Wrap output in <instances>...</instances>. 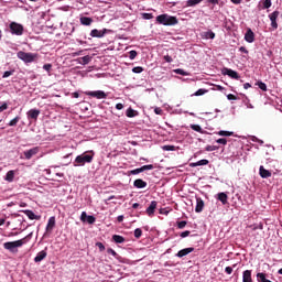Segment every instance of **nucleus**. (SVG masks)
<instances>
[{
    "label": "nucleus",
    "instance_id": "f257e3e1",
    "mask_svg": "<svg viewBox=\"0 0 282 282\" xmlns=\"http://www.w3.org/2000/svg\"><path fill=\"white\" fill-rule=\"evenodd\" d=\"M96 155V152L93 150L85 152L80 155H77L75 159L74 166H85V164H91L94 162V156Z\"/></svg>",
    "mask_w": 282,
    "mask_h": 282
},
{
    "label": "nucleus",
    "instance_id": "f03ea898",
    "mask_svg": "<svg viewBox=\"0 0 282 282\" xmlns=\"http://www.w3.org/2000/svg\"><path fill=\"white\" fill-rule=\"evenodd\" d=\"M30 239H32V234H29L28 236H25L24 238H22L20 240L4 242L3 248H4V250L14 252V248H21V246H25V243H28V241H30Z\"/></svg>",
    "mask_w": 282,
    "mask_h": 282
},
{
    "label": "nucleus",
    "instance_id": "7ed1b4c3",
    "mask_svg": "<svg viewBox=\"0 0 282 282\" xmlns=\"http://www.w3.org/2000/svg\"><path fill=\"white\" fill-rule=\"evenodd\" d=\"M156 23H159V25L171 26V25H177V23H180V20H177L176 17L163 13L156 17Z\"/></svg>",
    "mask_w": 282,
    "mask_h": 282
},
{
    "label": "nucleus",
    "instance_id": "20e7f679",
    "mask_svg": "<svg viewBox=\"0 0 282 282\" xmlns=\"http://www.w3.org/2000/svg\"><path fill=\"white\" fill-rule=\"evenodd\" d=\"M17 56L20 61H23V63H34L35 61H39V54L36 53H25L20 51L17 53Z\"/></svg>",
    "mask_w": 282,
    "mask_h": 282
},
{
    "label": "nucleus",
    "instance_id": "39448f33",
    "mask_svg": "<svg viewBox=\"0 0 282 282\" xmlns=\"http://www.w3.org/2000/svg\"><path fill=\"white\" fill-rule=\"evenodd\" d=\"M11 34H14L15 36H23V31L24 28L22 26V24H19L17 22H11L9 24Z\"/></svg>",
    "mask_w": 282,
    "mask_h": 282
},
{
    "label": "nucleus",
    "instance_id": "423d86ee",
    "mask_svg": "<svg viewBox=\"0 0 282 282\" xmlns=\"http://www.w3.org/2000/svg\"><path fill=\"white\" fill-rule=\"evenodd\" d=\"M86 96H90L91 98H97V100H102L107 98V94L102 90H95V91H86Z\"/></svg>",
    "mask_w": 282,
    "mask_h": 282
},
{
    "label": "nucleus",
    "instance_id": "0eeeda50",
    "mask_svg": "<svg viewBox=\"0 0 282 282\" xmlns=\"http://www.w3.org/2000/svg\"><path fill=\"white\" fill-rule=\"evenodd\" d=\"M39 151H41V148L35 147V148L24 151L23 155H24L25 160H32V158H34V155H37Z\"/></svg>",
    "mask_w": 282,
    "mask_h": 282
},
{
    "label": "nucleus",
    "instance_id": "6e6552de",
    "mask_svg": "<svg viewBox=\"0 0 282 282\" xmlns=\"http://www.w3.org/2000/svg\"><path fill=\"white\" fill-rule=\"evenodd\" d=\"M223 74L224 76H229V78H234V80H239L240 76L239 73H237V70H232L230 68H223Z\"/></svg>",
    "mask_w": 282,
    "mask_h": 282
},
{
    "label": "nucleus",
    "instance_id": "1a4fd4ad",
    "mask_svg": "<svg viewBox=\"0 0 282 282\" xmlns=\"http://www.w3.org/2000/svg\"><path fill=\"white\" fill-rule=\"evenodd\" d=\"M279 11H273L271 14H269V19L271 21V28H273V30H278L279 28V23H276V20L279 19Z\"/></svg>",
    "mask_w": 282,
    "mask_h": 282
},
{
    "label": "nucleus",
    "instance_id": "9d476101",
    "mask_svg": "<svg viewBox=\"0 0 282 282\" xmlns=\"http://www.w3.org/2000/svg\"><path fill=\"white\" fill-rule=\"evenodd\" d=\"M105 34H107V29H104L101 31L98 29H94L90 31V36H93V39H102Z\"/></svg>",
    "mask_w": 282,
    "mask_h": 282
},
{
    "label": "nucleus",
    "instance_id": "9b49d317",
    "mask_svg": "<svg viewBox=\"0 0 282 282\" xmlns=\"http://www.w3.org/2000/svg\"><path fill=\"white\" fill-rule=\"evenodd\" d=\"M155 208H158V202L152 200L150 206L145 210L147 215L149 217H153V215H155Z\"/></svg>",
    "mask_w": 282,
    "mask_h": 282
},
{
    "label": "nucleus",
    "instance_id": "f8f14e48",
    "mask_svg": "<svg viewBox=\"0 0 282 282\" xmlns=\"http://www.w3.org/2000/svg\"><path fill=\"white\" fill-rule=\"evenodd\" d=\"M28 118L31 120H39V116H41V110L39 109H31L26 112Z\"/></svg>",
    "mask_w": 282,
    "mask_h": 282
},
{
    "label": "nucleus",
    "instance_id": "ddd939ff",
    "mask_svg": "<svg viewBox=\"0 0 282 282\" xmlns=\"http://www.w3.org/2000/svg\"><path fill=\"white\" fill-rule=\"evenodd\" d=\"M259 175L260 177H262V180H268V177H272V172H270L269 170H265V167L261 165L259 169Z\"/></svg>",
    "mask_w": 282,
    "mask_h": 282
},
{
    "label": "nucleus",
    "instance_id": "4468645a",
    "mask_svg": "<svg viewBox=\"0 0 282 282\" xmlns=\"http://www.w3.org/2000/svg\"><path fill=\"white\" fill-rule=\"evenodd\" d=\"M194 251H195V248H193V247L185 248V249L180 250V251L176 253V257H178L180 259H182V257H186V254H191V252H194Z\"/></svg>",
    "mask_w": 282,
    "mask_h": 282
},
{
    "label": "nucleus",
    "instance_id": "2eb2a0df",
    "mask_svg": "<svg viewBox=\"0 0 282 282\" xmlns=\"http://www.w3.org/2000/svg\"><path fill=\"white\" fill-rule=\"evenodd\" d=\"M56 226V218L53 216L48 218L47 225H46V232H52Z\"/></svg>",
    "mask_w": 282,
    "mask_h": 282
},
{
    "label": "nucleus",
    "instance_id": "dca6fc26",
    "mask_svg": "<svg viewBox=\"0 0 282 282\" xmlns=\"http://www.w3.org/2000/svg\"><path fill=\"white\" fill-rule=\"evenodd\" d=\"M245 41H247V43H254V32H252V29L247 30Z\"/></svg>",
    "mask_w": 282,
    "mask_h": 282
},
{
    "label": "nucleus",
    "instance_id": "f3484780",
    "mask_svg": "<svg viewBox=\"0 0 282 282\" xmlns=\"http://www.w3.org/2000/svg\"><path fill=\"white\" fill-rule=\"evenodd\" d=\"M202 210H204V199H202L200 197H197L195 213H202Z\"/></svg>",
    "mask_w": 282,
    "mask_h": 282
},
{
    "label": "nucleus",
    "instance_id": "a211bd4d",
    "mask_svg": "<svg viewBox=\"0 0 282 282\" xmlns=\"http://www.w3.org/2000/svg\"><path fill=\"white\" fill-rule=\"evenodd\" d=\"M133 187H134V188H147V182L143 181L142 178H137V180L133 182Z\"/></svg>",
    "mask_w": 282,
    "mask_h": 282
},
{
    "label": "nucleus",
    "instance_id": "6ab92c4d",
    "mask_svg": "<svg viewBox=\"0 0 282 282\" xmlns=\"http://www.w3.org/2000/svg\"><path fill=\"white\" fill-rule=\"evenodd\" d=\"M47 257V251L42 250L40 251L36 257L34 258L35 263H41V261H43V259H45Z\"/></svg>",
    "mask_w": 282,
    "mask_h": 282
},
{
    "label": "nucleus",
    "instance_id": "aec40b11",
    "mask_svg": "<svg viewBox=\"0 0 282 282\" xmlns=\"http://www.w3.org/2000/svg\"><path fill=\"white\" fill-rule=\"evenodd\" d=\"M242 282H252V271H250V270L243 271Z\"/></svg>",
    "mask_w": 282,
    "mask_h": 282
},
{
    "label": "nucleus",
    "instance_id": "412c9836",
    "mask_svg": "<svg viewBox=\"0 0 282 282\" xmlns=\"http://www.w3.org/2000/svg\"><path fill=\"white\" fill-rule=\"evenodd\" d=\"M22 213H24V215H26V217H29V219H41V216H36L34 214V212L30 210V209H25V210H22Z\"/></svg>",
    "mask_w": 282,
    "mask_h": 282
},
{
    "label": "nucleus",
    "instance_id": "4be33fe9",
    "mask_svg": "<svg viewBox=\"0 0 282 282\" xmlns=\"http://www.w3.org/2000/svg\"><path fill=\"white\" fill-rule=\"evenodd\" d=\"M218 200L221 202L224 206H226V204H228V195L224 192L218 193Z\"/></svg>",
    "mask_w": 282,
    "mask_h": 282
},
{
    "label": "nucleus",
    "instance_id": "5701e85b",
    "mask_svg": "<svg viewBox=\"0 0 282 282\" xmlns=\"http://www.w3.org/2000/svg\"><path fill=\"white\" fill-rule=\"evenodd\" d=\"M78 63L80 65H89V63H91V56L86 55L84 57H80V58H78Z\"/></svg>",
    "mask_w": 282,
    "mask_h": 282
},
{
    "label": "nucleus",
    "instance_id": "b1692460",
    "mask_svg": "<svg viewBox=\"0 0 282 282\" xmlns=\"http://www.w3.org/2000/svg\"><path fill=\"white\" fill-rule=\"evenodd\" d=\"M80 23H82V25H90L91 23H94V19L88 18V17H82Z\"/></svg>",
    "mask_w": 282,
    "mask_h": 282
},
{
    "label": "nucleus",
    "instance_id": "393cba45",
    "mask_svg": "<svg viewBox=\"0 0 282 282\" xmlns=\"http://www.w3.org/2000/svg\"><path fill=\"white\" fill-rule=\"evenodd\" d=\"M4 180L6 182H14V170L7 172Z\"/></svg>",
    "mask_w": 282,
    "mask_h": 282
},
{
    "label": "nucleus",
    "instance_id": "a878e982",
    "mask_svg": "<svg viewBox=\"0 0 282 282\" xmlns=\"http://www.w3.org/2000/svg\"><path fill=\"white\" fill-rule=\"evenodd\" d=\"M207 164H209V161L206 159H203L196 163H191V166L196 167V166H206Z\"/></svg>",
    "mask_w": 282,
    "mask_h": 282
},
{
    "label": "nucleus",
    "instance_id": "bb28decb",
    "mask_svg": "<svg viewBox=\"0 0 282 282\" xmlns=\"http://www.w3.org/2000/svg\"><path fill=\"white\" fill-rule=\"evenodd\" d=\"M204 0H187L186 1V7L187 8H193L195 6H198V3H202Z\"/></svg>",
    "mask_w": 282,
    "mask_h": 282
},
{
    "label": "nucleus",
    "instance_id": "cd10ccee",
    "mask_svg": "<svg viewBox=\"0 0 282 282\" xmlns=\"http://www.w3.org/2000/svg\"><path fill=\"white\" fill-rule=\"evenodd\" d=\"M126 116L128 118H135V116H138V111L133 110L132 108H128L126 111Z\"/></svg>",
    "mask_w": 282,
    "mask_h": 282
},
{
    "label": "nucleus",
    "instance_id": "c85d7f7f",
    "mask_svg": "<svg viewBox=\"0 0 282 282\" xmlns=\"http://www.w3.org/2000/svg\"><path fill=\"white\" fill-rule=\"evenodd\" d=\"M112 240L115 241V243H124V237L120 235H113Z\"/></svg>",
    "mask_w": 282,
    "mask_h": 282
},
{
    "label": "nucleus",
    "instance_id": "c756f323",
    "mask_svg": "<svg viewBox=\"0 0 282 282\" xmlns=\"http://www.w3.org/2000/svg\"><path fill=\"white\" fill-rule=\"evenodd\" d=\"M193 131H197V133H204V130L202 129V126L199 124H191L189 126Z\"/></svg>",
    "mask_w": 282,
    "mask_h": 282
},
{
    "label": "nucleus",
    "instance_id": "7c9ffc66",
    "mask_svg": "<svg viewBox=\"0 0 282 282\" xmlns=\"http://www.w3.org/2000/svg\"><path fill=\"white\" fill-rule=\"evenodd\" d=\"M218 135H223V137L229 138L230 135H235V132H230V131H226V130H220L218 132Z\"/></svg>",
    "mask_w": 282,
    "mask_h": 282
},
{
    "label": "nucleus",
    "instance_id": "2f4dec72",
    "mask_svg": "<svg viewBox=\"0 0 282 282\" xmlns=\"http://www.w3.org/2000/svg\"><path fill=\"white\" fill-rule=\"evenodd\" d=\"M256 85L259 87V89H261L262 91H268V85H265V83L263 82H258L256 83Z\"/></svg>",
    "mask_w": 282,
    "mask_h": 282
},
{
    "label": "nucleus",
    "instance_id": "473e14b6",
    "mask_svg": "<svg viewBox=\"0 0 282 282\" xmlns=\"http://www.w3.org/2000/svg\"><path fill=\"white\" fill-rule=\"evenodd\" d=\"M263 10H268L269 8H272V0H263L262 2Z\"/></svg>",
    "mask_w": 282,
    "mask_h": 282
},
{
    "label": "nucleus",
    "instance_id": "72a5a7b5",
    "mask_svg": "<svg viewBox=\"0 0 282 282\" xmlns=\"http://www.w3.org/2000/svg\"><path fill=\"white\" fill-rule=\"evenodd\" d=\"M19 120H21V117L13 118L8 124L9 127H17L19 124Z\"/></svg>",
    "mask_w": 282,
    "mask_h": 282
},
{
    "label": "nucleus",
    "instance_id": "f704fd0d",
    "mask_svg": "<svg viewBox=\"0 0 282 282\" xmlns=\"http://www.w3.org/2000/svg\"><path fill=\"white\" fill-rule=\"evenodd\" d=\"M153 169H155V166H153V164L141 166L142 173H144V171H153Z\"/></svg>",
    "mask_w": 282,
    "mask_h": 282
},
{
    "label": "nucleus",
    "instance_id": "c9c22d12",
    "mask_svg": "<svg viewBox=\"0 0 282 282\" xmlns=\"http://www.w3.org/2000/svg\"><path fill=\"white\" fill-rule=\"evenodd\" d=\"M205 39H215V32L207 31L204 33Z\"/></svg>",
    "mask_w": 282,
    "mask_h": 282
},
{
    "label": "nucleus",
    "instance_id": "e433bc0d",
    "mask_svg": "<svg viewBox=\"0 0 282 282\" xmlns=\"http://www.w3.org/2000/svg\"><path fill=\"white\" fill-rule=\"evenodd\" d=\"M133 74H142L144 72V68L141 66H137L132 68Z\"/></svg>",
    "mask_w": 282,
    "mask_h": 282
},
{
    "label": "nucleus",
    "instance_id": "4c0bfd02",
    "mask_svg": "<svg viewBox=\"0 0 282 282\" xmlns=\"http://www.w3.org/2000/svg\"><path fill=\"white\" fill-rule=\"evenodd\" d=\"M175 74H178L180 76H188V73H186L184 69L182 68H177L174 70Z\"/></svg>",
    "mask_w": 282,
    "mask_h": 282
},
{
    "label": "nucleus",
    "instance_id": "58836bf2",
    "mask_svg": "<svg viewBox=\"0 0 282 282\" xmlns=\"http://www.w3.org/2000/svg\"><path fill=\"white\" fill-rule=\"evenodd\" d=\"M139 173H142V167L135 169V170H131L129 172V175H139Z\"/></svg>",
    "mask_w": 282,
    "mask_h": 282
},
{
    "label": "nucleus",
    "instance_id": "ea45409f",
    "mask_svg": "<svg viewBox=\"0 0 282 282\" xmlns=\"http://www.w3.org/2000/svg\"><path fill=\"white\" fill-rule=\"evenodd\" d=\"M134 237H135V239H140V237H142V229L137 228L134 230Z\"/></svg>",
    "mask_w": 282,
    "mask_h": 282
},
{
    "label": "nucleus",
    "instance_id": "a19ab883",
    "mask_svg": "<svg viewBox=\"0 0 282 282\" xmlns=\"http://www.w3.org/2000/svg\"><path fill=\"white\" fill-rule=\"evenodd\" d=\"M135 56H138V52L137 51H130L129 52V58L130 61H134Z\"/></svg>",
    "mask_w": 282,
    "mask_h": 282
},
{
    "label": "nucleus",
    "instance_id": "79ce46f5",
    "mask_svg": "<svg viewBox=\"0 0 282 282\" xmlns=\"http://www.w3.org/2000/svg\"><path fill=\"white\" fill-rule=\"evenodd\" d=\"M87 224H96V217L94 216H87L86 218Z\"/></svg>",
    "mask_w": 282,
    "mask_h": 282
},
{
    "label": "nucleus",
    "instance_id": "37998d69",
    "mask_svg": "<svg viewBox=\"0 0 282 282\" xmlns=\"http://www.w3.org/2000/svg\"><path fill=\"white\" fill-rule=\"evenodd\" d=\"M219 149V147H217V145H207L206 148H205V150L206 151H217Z\"/></svg>",
    "mask_w": 282,
    "mask_h": 282
},
{
    "label": "nucleus",
    "instance_id": "c03bdc74",
    "mask_svg": "<svg viewBox=\"0 0 282 282\" xmlns=\"http://www.w3.org/2000/svg\"><path fill=\"white\" fill-rule=\"evenodd\" d=\"M207 91L208 90L200 88L194 94V96H204V94H206Z\"/></svg>",
    "mask_w": 282,
    "mask_h": 282
},
{
    "label": "nucleus",
    "instance_id": "a18cd8bd",
    "mask_svg": "<svg viewBox=\"0 0 282 282\" xmlns=\"http://www.w3.org/2000/svg\"><path fill=\"white\" fill-rule=\"evenodd\" d=\"M217 144H224V147H226V144H228V140L227 139H217L216 140Z\"/></svg>",
    "mask_w": 282,
    "mask_h": 282
},
{
    "label": "nucleus",
    "instance_id": "49530a36",
    "mask_svg": "<svg viewBox=\"0 0 282 282\" xmlns=\"http://www.w3.org/2000/svg\"><path fill=\"white\" fill-rule=\"evenodd\" d=\"M14 74V70H7L3 73L2 78H9V76H12Z\"/></svg>",
    "mask_w": 282,
    "mask_h": 282
},
{
    "label": "nucleus",
    "instance_id": "de8ad7c7",
    "mask_svg": "<svg viewBox=\"0 0 282 282\" xmlns=\"http://www.w3.org/2000/svg\"><path fill=\"white\" fill-rule=\"evenodd\" d=\"M163 151H175V145H164Z\"/></svg>",
    "mask_w": 282,
    "mask_h": 282
},
{
    "label": "nucleus",
    "instance_id": "09e8293b",
    "mask_svg": "<svg viewBox=\"0 0 282 282\" xmlns=\"http://www.w3.org/2000/svg\"><path fill=\"white\" fill-rule=\"evenodd\" d=\"M186 221L185 220H183V221H178L177 223V228H180V230H182V228H186Z\"/></svg>",
    "mask_w": 282,
    "mask_h": 282
},
{
    "label": "nucleus",
    "instance_id": "8fccbe9b",
    "mask_svg": "<svg viewBox=\"0 0 282 282\" xmlns=\"http://www.w3.org/2000/svg\"><path fill=\"white\" fill-rule=\"evenodd\" d=\"M96 247L99 248L100 252H105V245L102 242H96Z\"/></svg>",
    "mask_w": 282,
    "mask_h": 282
},
{
    "label": "nucleus",
    "instance_id": "3c124183",
    "mask_svg": "<svg viewBox=\"0 0 282 282\" xmlns=\"http://www.w3.org/2000/svg\"><path fill=\"white\" fill-rule=\"evenodd\" d=\"M87 213L86 212H83L82 215H80V221H87Z\"/></svg>",
    "mask_w": 282,
    "mask_h": 282
},
{
    "label": "nucleus",
    "instance_id": "603ef678",
    "mask_svg": "<svg viewBox=\"0 0 282 282\" xmlns=\"http://www.w3.org/2000/svg\"><path fill=\"white\" fill-rule=\"evenodd\" d=\"M163 58L165 63H173V57H171V55H165Z\"/></svg>",
    "mask_w": 282,
    "mask_h": 282
},
{
    "label": "nucleus",
    "instance_id": "864d4df0",
    "mask_svg": "<svg viewBox=\"0 0 282 282\" xmlns=\"http://www.w3.org/2000/svg\"><path fill=\"white\" fill-rule=\"evenodd\" d=\"M143 19H147V20L153 19V13H144Z\"/></svg>",
    "mask_w": 282,
    "mask_h": 282
},
{
    "label": "nucleus",
    "instance_id": "5fc2aeb1",
    "mask_svg": "<svg viewBox=\"0 0 282 282\" xmlns=\"http://www.w3.org/2000/svg\"><path fill=\"white\" fill-rule=\"evenodd\" d=\"M6 109H8L7 102H4L3 105L0 106V113H2V111H6Z\"/></svg>",
    "mask_w": 282,
    "mask_h": 282
},
{
    "label": "nucleus",
    "instance_id": "6e6d98bb",
    "mask_svg": "<svg viewBox=\"0 0 282 282\" xmlns=\"http://www.w3.org/2000/svg\"><path fill=\"white\" fill-rule=\"evenodd\" d=\"M43 69H45V72H51V69H52V64H45V65L43 66Z\"/></svg>",
    "mask_w": 282,
    "mask_h": 282
},
{
    "label": "nucleus",
    "instance_id": "4d7b16f0",
    "mask_svg": "<svg viewBox=\"0 0 282 282\" xmlns=\"http://www.w3.org/2000/svg\"><path fill=\"white\" fill-rule=\"evenodd\" d=\"M188 235H191V231H189V230H186V231H183V232L181 234V237L184 239V238L188 237Z\"/></svg>",
    "mask_w": 282,
    "mask_h": 282
},
{
    "label": "nucleus",
    "instance_id": "13d9d810",
    "mask_svg": "<svg viewBox=\"0 0 282 282\" xmlns=\"http://www.w3.org/2000/svg\"><path fill=\"white\" fill-rule=\"evenodd\" d=\"M225 272H226V274H232V268L231 267H226Z\"/></svg>",
    "mask_w": 282,
    "mask_h": 282
},
{
    "label": "nucleus",
    "instance_id": "bf43d9fd",
    "mask_svg": "<svg viewBox=\"0 0 282 282\" xmlns=\"http://www.w3.org/2000/svg\"><path fill=\"white\" fill-rule=\"evenodd\" d=\"M154 113H156V116H162V108H155Z\"/></svg>",
    "mask_w": 282,
    "mask_h": 282
},
{
    "label": "nucleus",
    "instance_id": "052dcab7",
    "mask_svg": "<svg viewBox=\"0 0 282 282\" xmlns=\"http://www.w3.org/2000/svg\"><path fill=\"white\" fill-rule=\"evenodd\" d=\"M107 252L108 254H112V257H116V254H118L113 249H108Z\"/></svg>",
    "mask_w": 282,
    "mask_h": 282
},
{
    "label": "nucleus",
    "instance_id": "680f3d73",
    "mask_svg": "<svg viewBox=\"0 0 282 282\" xmlns=\"http://www.w3.org/2000/svg\"><path fill=\"white\" fill-rule=\"evenodd\" d=\"M227 98H228L229 100H237V96H235V95H232V94L227 95Z\"/></svg>",
    "mask_w": 282,
    "mask_h": 282
},
{
    "label": "nucleus",
    "instance_id": "e2e57ef3",
    "mask_svg": "<svg viewBox=\"0 0 282 282\" xmlns=\"http://www.w3.org/2000/svg\"><path fill=\"white\" fill-rule=\"evenodd\" d=\"M239 52H242L243 54H248V48L246 46H241L239 48Z\"/></svg>",
    "mask_w": 282,
    "mask_h": 282
},
{
    "label": "nucleus",
    "instance_id": "0e129e2a",
    "mask_svg": "<svg viewBox=\"0 0 282 282\" xmlns=\"http://www.w3.org/2000/svg\"><path fill=\"white\" fill-rule=\"evenodd\" d=\"M116 109H118V110L120 111V110L124 109V105H122V104H117V105H116Z\"/></svg>",
    "mask_w": 282,
    "mask_h": 282
},
{
    "label": "nucleus",
    "instance_id": "69168bd1",
    "mask_svg": "<svg viewBox=\"0 0 282 282\" xmlns=\"http://www.w3.org/2000/svg\"><path fill=\"white\" fill-rule=\"evenodd\" d=\"M117 221H119V224H121V221H124V216L122 215L118 216Z\"/></svg>",
    "mask_w": 282,
    "mask_h": 282
},
{
    "label": "nucleus",
    "instance_id": "338daca9",
    "mask_svg": "<svg viewBox=\"0 0 282 282\" xmlns=\"http://www.w3.org/2000/svg\"><path fill=\"white\" fill-rule=\"evenodd\" d=\"M250 87H252V85H250V83L243 84V89H250Z\"/></svg>",
    "mask_w": 282,
    "mask_h": 282
},
{
    "label": "nucleus",
    "instance_id": "774afa93",
    "mask_svg": "<svg viewBox=\"0 0 282 282\" xmlns=\"http://www.w3.org/2000/svg\"><path fill=\"white\" fill-rule=\"evenodd\" d=\"M231 3H234L235 6H239V3H241V0H230Z\"/></svg>",
    "mask_w": 282,
    "mask_h": 282
}]
</instances>
